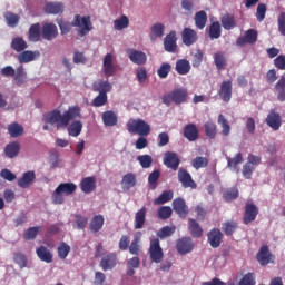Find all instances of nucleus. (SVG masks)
Segmentation results:
<instances>
[{
    "instance_id": "4d7b16f0",
    "label": "nucleus",
    "mask_w": 285,
    "mask_h": 285,
    "mask_svg": "<svg viewBox=\"0 0 285 285\" xmlns=\"http://www.w3.org/2000/svg\"><path fill=\"white\" fill-rule=\"evenodd\" d=\"M214 62L217 68V70H224V67L226 66V56L224 52L218 51L214 55Z\"/></svg>"
},
{
    "instance_id": "13d9d810",
    "label": "nucleus",
    "mask_w": 285,
    "mask_h": 285,
    "mask_svg": "<svg viewBox=\"0 0 285 285\" xmlns=\"http://www.w3.org/2000/svg\"><path fill=\"white\" fill-rule=\"evenodd\" d=\"M159 177H161V173L158 169L149 174L148 184H149L150 190H155V188H157V181H159Z\"/></svg>"
},
{
    "instance_id": "393cba45",
    "label": "nucleus",
    "mask_w": 285,
    "mask_h": 285,
    "mask_svg": "<svg viewBox=\"0 0 285 285\" xmlns=\"http://www.w3.org/2000/svg\"><path fill=\"white\" fill-rule=\"evenodd\" d=\"M193 239L190 238H181L177 242L176 248L179 255H188L190 250H193Z\"/></svg>"
},
{
    "instance_id": "052dcab7",
    "label": "nucleus",
    "mask_w": 285,
    "mask_h": 285,
    "mask_svg": "<svg viewBox=\"0 0 285 285\" xmlns=\"http://www.w3.org/2000/svg\"><path fill=\"white\" fill-rule=\"evenodd\" d=\"M39 230H41V227L36 226V227H29L24 234H23V238L26 239V242H30L32 239H37V235H39Z\"/></svg>"
},
{
    "instance_id": "c03bdc74",
    "label": "nucleus",
    "mask_w": 285,
    "mask_h": 285,
    "mask_svg": "<svg viewBox=\"0 0 285 285\" xmlns=\"http://www.w3.org/2000/svg\"><path fill=\"white\" fill-rule=\"evenodd\" d=\"M205 135L208 139H215L217 137V125L213 121H206L204 124Z\"/></svg>"
},
{
    "instance_id": "5701e85b",
    "label": "nucleus",
    "mask_w": 285,
    "mask_h": 285,
    "mask_svg": "<svg viewBox=\"0 0 285 285\" xmlns=\"http://www.w3.org/2000/svg\"><path fill=\"white\" fill-rule=\"evenodd\" d=\"M117 266V254H107L100 261V268L102 271H112Z\"/></svg>"
},
{
    "instance_id": "c85d7f7f",
    "label": "nucleus",
    "mask_w": 285,
    "mask_h": 285,
    "mask_svg": "<svg viewBox=\"0 0 285 285\" xmlns=\"http://www.w3.org/2000/svg\"><path fill=\"white\" fill-rule=\"evenodd\" d=\"M220 23H222L224 30H233V29L237 28V21L235 20V16L229 14V13H225L220 18Z\"/></svg>"
},
{
    "instance_id": "3c124183",
    "label": "nucleus",
    "mask_w": 285,
    "mask_h": 285,
    "mask_svg": "<svg viewBox=\"0 0 285 285\" xmlns=\"http://www.w3.org/2000/svg\"><path fill=\"white\" fill-rule=\"evenodd\" d=\"M180 6L184 10L183 13L185 17H190V14H193V10H195V0H181Z\"/></svg>"
},
{
    "instance_id": "473e14b6",
    "label": "nucleus",
    "mask_w": 285,
    "mask_h": 285,
    "mask_svg": "<svg viewBox=\"0 0 285 285\" xmlns=\"http://www.w3.org/2000/svg\"><path fill=\"white\" fill-rule=\"evenodd\" d=\"M10 46L14 52H23V50H28V42L22 37L13 38Z\"/></svg>"
},
{
    "instance_id": "f704fd0d",
    "label": "nucleus",
    "mask_w": 285,
    "mask_h": 285,
    "mask_svg": "<svg viewBox=\"0 0 285 285\" xmlns=\"http://www.w3.org/2000/svg\"><path fill=\"white\" fill-rule=\"evenodd\" d=\"M122 188H126V190H130V188H135L137 186V176L132 173H128L122 177L121 180Z\"/></svg>"
},
{
    "instance_id": "774afa93",
    "label": "nucleus",
    "mask_w": 285,
    "mask_h": 285,
    "mask_svg": "<svg viewBox=\"0 0 285 285\" xmlns=\"http://www.w3.org/2000/svg\"><path fill=\"white\" fill-rule=\"evenodd\" d=\"M255 273L245 274L242 279L238 282V285H256Z\"/></svg>"
},
{
    "instance_id": "2eb2a0df",
    "label": "nucleus",
    "mask_w": 285,
    "mask_h": 285,
    "mask_svg": "<svg viewBox=\"0 0 285 285\" xmlns=\"http://www.w3.org/2000/svg\"><path fill=\"white\" fill-rule=\"evenodd\" d=\"M41 57V52L39 51H32V50H23L20 51L18 55V61L19 63H30L32 61H36Z\"/></svg>"
},
{
    "instance_id": "58836bf2",
    "label": "nucleus",
    "mask_w": 285,
    "mask_h": 285,
    "mask_svg": "<svg viewBox=\"0 0 285 285\" xmlns=\"http://www.w3.org/2000/svg\"><path fill=\"white\" fill-rule=\"evenodd\" d=\"M176 72H178V75H188V72H190V61L187 59L177 60Z\"/></svg>"
},
{
    "instance_id": "ea45409f",
    "label": "nucleus",
    "mask_w": 285,
    "mask_h": 285,
    "mask_svg": "<svg viewBox=\"0 0 285 285\" xmlns=\"http://www.w3.org/2000/svg\"><path fill=\"white\" fill-rule=\"evenodd\" d=\"M188 228H189L191 237L199 238V237H202V235H204V230L199 226V223H197V220H195L193 218H189V227Z\"/></svg>"
},
{
    "instance_id": "dca6fc26",
    "label": "nucleus",
    "mask_w": 285,
    "mask_h": 285,
    "mask_svg": "<svg viewBox=\"0 0 285 285\" xmlns=\"http://www.w3.org/2000/svg\"><path fill=\"white\" fill-rule=\"evenodd\" d=\"M173 208L181 219H186L188 216V205H186V200H184V198H175L173 200Z\"/></svg>"
},
{
    "instance_id": "2f4dec72",
    "label": "nucleus",
    "mask_w": 285,
    "mask_h": 285,
    "mask_svg": "<svg viewBox=\"0 0 285 285\" xmlns=\"http://www.w3.org/2000/svg\"><path fill=\"white\" fill-rule=\"evenodd\" d=\"M21 145L18 141L10 142L4 147V154L9 157V159H14V157L19 155Z\"/></svg>"
},
{
    "instance_id": "49530a36",
    "label": "nucleus",
    "mask_w": 285,
    "mask_h": 285,
    "mask_svg": "<svg viewBox=\"0 0 285 285\" xmlns=\"http://www.w3.org/2000/svg\"><path fill=\"white\" fill-rule=\"evenodd\" d=\"M175 230H177L175 226H165L157 232V237L159 239H166L168 237H173V235H175Z\"/></svg>"
},
{
    "instance_id": "a878e982",
    "label": "nucleus",
    "mask_w": 285,
    "mask_h": 285,
    "mask_svg": "<svg viewBox=\"0 0 285 285\" xmlns=\"http://www.w3.org/2000/svg\"><path fill=\"white\" fill-rule=\"evenodd\" d=\"M35 179H37V175L35 174V171H26L18 180V186L20 188H30V186H32V184L35 183Z\"/></svg>"
},
{
    "instance_id": "4468645a",
    "label": "nucleus",
    "mask_w": 285,
    "mask_h": 285,
    "mask_svg": "<svg viewBox=\"0 0 285 285\" xmlns=\"http://www.w3.org/2000/svg\"><path fill=\"white\" fill-rule=\"evenodd\" d=\"M257 42V30L249 29L245 31L243 37H238L236 40V46H246V43L253 45Z\"/></svg>"
},
{
    "instance_id": "412c9836",
    "label": "nucleus",
    "mask_w": 285,
    "mask_h": 285,
    "mask_svg": "<svg viewBox=\"0 0 285 285\" xmlns=\"http://www.w3.org/2000/svg\"><path fill=\"white\" fill-rule=\"evenodd\" d=\"M184 137L187 141H197L199 139V129H197V125H186L184 128Z\"/></svg>"
},
{
    "instance_id": "423d86ee",
    "label": "nucleus",
    "mask_w": 285,
    "mask_h": 285,
    "mask_svg": "<svg viewBox=\"0 0 285 285\" xmlns=\"http://www.w3.org/2000/svg\"><path fill=\"white\" fill-rule=\"evenodd\" d=\"M126 52L131 63H135V66H146V62L148 61L146 52L132 48L127 49Z\"/></svg>"
},
{
    "instance_id": "4c0bfd02",
    "label": "nucleus",
    "mask_w": 285,
    "mask_h": 285,
    "mask_svg": "<svg viewBox=\"0 0 285 285\" xmlns=\"http://www.w3.org/2000/svg\"><path fill=\"white\" fill-rule=\"evenodd\" d=\"M209 39L214 41V39H219L222 37V23L219 21L212 22L209 24Z\"/></svg>"
},
{
    "instance_id": "39448f33",
    "label": "nucleus",
    "mask_w": 285,
    "mask_h": 285,
    "mask_svg": "<svg viewBox=\"0 0 285 285\" xmlns=\"http://www.w3.org/2000/svg\"><path fill=\"white\" fill-rule=\"evenodd\" d=\"M149 259L154 264H161L164 262V249L159 243V238H153L149 243Z\"/></svg>"
},
{
    "instance_id": "7ed1b4c3",
    "label": "nucleus",
    "mask_w": 285,
    "mask_h": 285,
    "mask_svg": "<svg viewBox=\"0 0 285 285\" xmlns=\"http://www.w3.org/2000/svg\"><path fill=\"white\" fill-rule=\"evenodd\" d=\"M127 130L131 135H139V137H148L150 135V126L144 119H130L127 122Z\"/></svg>"
},
{
    "instance_id": "cd10ccee",
    "label": "nucleus",
    "mask_w": 285,
    "mask_h": 285,
    "mask_svg": "<svg viewBox=\"0 0 285 285\" xmlns=\"http://www.w3.org/2000/svg\"><path fill=\"white\" fill-rule=\"evenodd\" d=\"M183 43L185 46H193L197 41V31L190 28H185L181 32Z\"/></svg>"
},
{
    "instance_id": "0e129e2a",
    "label": "nucleus",
    "mask_w": 285,
    "mask_h": 285,
    "mask_svg": "<svg viewBox=\"0 0 285 285\" xmlns=\"http://www.w3.org/2000/svg\"><path fill=\"white\" fill-rule=\"evenodd\" d=\"M130 20L126 16H121L120 19L114 21L115 30H124L125 28H128Z\"/></svg>"
},
{
    "instance_id": "72a5a7b5",
    "label": "nucleus",
    "mask_w": 285,
    "mask_h": 285,
    "mask_svg": "<svg viewBox=\"0 0 285 285\" xmlns=\"http://www.w3.org/2000/svg\"><path fill=\"white\" fill-rule=\"evenodd\" d=\"M195 24L198 30H204L206 28V23H208V14L206 11L202 10L196 12L195 14Z\"/></svg>"
},
{
    "instance_id": "f257e3e1",
    "label": "nucleus",
    "mask_w": 285,
    "mask_h": 285,
    "mask_svg": "<svg viewBox=\"0 0 285 285\" xmlns=\"http://www.w3.org/2000/svg\"><path fill=\"white\" fill-rule=\"evenodd\" d=\"M81 115L79 106L69 107L67 111L61 114V110L53 109L42 116L45 124L56 126L57 130H63L70 126L72 119H77Z\"/></svg>"
},
{
    "instance_id": "e2e57ef3",
    "label": "nucleus",
    "mask_w": 285,
    "mask_h": 285,
    "mask_svg": "<svg viewBox=\"0 0 285 285\" xmlns=\"http://www.w3.org/2000/svg\"><path fill=\"white\" fill-rule=\"evenodd\" d=\"M242 161H244V156L242 155V153H238L235 155V157H227V166L228 168H237V166H239V164H242Z\"/></svg>"
},
{
    "instance_id": "c9c22d12",
    "label": "nucleus",
    "mask_w": 285,
    "mask_h": 285,
    "mask_svg": "<svg viewBox=\"0 0 285 285\" xmlns=\"http://www.w3.org/2000/svg\"><path fill=\"white\" fill-rule=\"evenodd\" d=\"M14 81L18 86H23L28 81V73L23 68V65H20L14 72Z\"/></svg>"
},
{
    "instance_id": "ddd939ff",
    "label": "nucleus",
    "mask_w": 285,
    "mask_h": 285,
    "mask_svg": "<svg viewBox=\"0 0 285 285\" xmlns=\"http://www.w3.org/2000/svg\"><path fill=\"white\" fill-rule=\"evenodd\" d=\"M257 215H259V209L255 206V204H247L245 206L243 223L248 226V224H252V222L257 219Z\"/></svg>"
},
{
    "instance_id": "6ab92c4d",
    "label": "nucleus",
    "mask_w": 285,
    "mask_h": 285,
    "mask_svg": "<svg viewBox=\"0 0 285 285\" xmlns=\"http://www.w3.org/2000/svg\"><path fill=\"white\" fill-rule=\"evenodd\" d=\"M80 189L86 195H90V193H95L97 189V179L95 177H86L80 183Z\"/></svg>"
},
{
    "instance_id": "37998d69",
    "label": "nucleus",
    "mask_w": 285,
    "mask_h": 285,
    "mask_svg": "<svg viewBox=\"0 0 285 285\" xmlns=\"http://www.w3.org/2000/svg\"><path fill=\"white\" fill-rule=\"evenodd\" d=\"M164 30H166V27L163 23L158 22L151 26V31H150L151 41H155V39L164 37Z\"/></svg>"
},
{
    "instance_id": "680f3d73",
    "label": "nucleus",
    "mask_w": 285,
    "mask_h": 285,
    "mask_svg": "<svg viewBox=\"0 0 285 285\" xmlns=\"http://www.w3.org/2000/svg\"><path fill=\"white\" fill-rule=\"evenodd\" d=\"M191 166L196 170H199V168H206L208 166V158L202 157V156H197L196 158H194L191 160Z\"/></svg>"
},
{
    "instance_id": "f03ea898",
    "label": "nucleus",
    "mask_w": 285,
    "mask_h": 285,
    "mask_svg": "<svg viewBox=\"0 0 285 285\" xmlns=\"http://www.w3.org/2000/svg\"><path fill=\"white\" fill-rule=\"evenodd\" d=\"M77 190V185L75 183H61L52 193L51 199L52 204L61 205L65 202L63 195H73Z\"/></svg>"
},
{
    "instance_id": "603ef678",
    "label": "nucleus",
    "mask_w": 285,
    "mask_h": 285,
    "mask_svg": "<svg viewBox=\"0 0 285 285\" xmlns=\"http://www.w3.org/2000/svg\"><path fill=\"white\" fill-rule=\"evenodd\" d=\"M75 217L76 220L73 222V228H77V230H83L86 226H88V217L80 214H76Z\"/></svg>"
},
{
    "instance_id": "a211bd4d",
    "label": "nucleus",
    "mask_w": 285,
    "mask_h": 285,
    "mask_svg": "<svg viewBox=\"0 0 285 285\" xmlns=\"http://www.w3.org/2000/svg\"><path fill=\"white\" fill-rule=\"evenodd\" d=\"M223 237L224 234H222V230L218 228H214L207 234V239L212 248H219V246H222Z\"/></svg>"
},
{
    "instance_id": "4be33fe9",
    "label": "nucleus",
    "mask_w": 285,
    "mask_h": 285,
    "mask_svg": "<svg viewBox=\"0 0 285 285\" xmlns=\"http://www.w3.org/2000/svg\"><path fill=\"white\" fill-rule=\"evenodd\" d=\"M148 214V209L146 207H141L135 215L134 219V228L135 230H141L144 226H146V215Z\"/></svg>"
},
{
    "instance_id": "1a4fd4ad",
    "label": "nucleus",
    "mask_w": 285,
    "mask_h": 285,
    "mask_svg": "<svg viewBox=\"0 0 285 285\" xmlns=\"http://www.w3.org/2000/svg\"><path fill=\"white\" fill-rule=\"evenodd\" d=\"M178 181L181 183L183 188H191L193 190L197 188V183H195L190 173L184 168L178 170Z\"/></svg>"
},
{
    "instance_id": "c756f323",
    "label": "nucleus",
    "mask_w": 285,
    "mask_h": 285,
    "mask_svg": "<svg viewBox=\"0 0 285 285\" xmlns=\"http://www.w3.org/2000/svg\"><path fill=\"white\" fill-rule=\"evenodd\" d=\"M171 95L173 102L176 105L184 104L188 99V91L184 88L174 89Z\"/></svg>"
},
{
    "instance_id": "f8f14e48",
    "label": "nucleus",
    "mask_w": 285,
    "mask_h": 285,
    "mask_svg": "<svg viewBox=\"0 0 285 285\" xmlns=\"http://www.w3.org/2000/svg\"><path fill=\"white\" fill-rule=\"evenodd\" d=\"M115 57L112 53H107L102 60V71L107 77H112L117 72V67L112 63Z\"/></svg>"
},
{
    "instance_id": "864d4df0",
    "label": "nucleus",
    "mask_w": 285,
    "mask_h": 285,
    "mask_svg": "<svg viewBox=\"0 0 285 285\" xmlns=\"http://www.w3.org/2000/svg\"><path fill=\"white\" fill-rule=\"evenodd\" d=\"M102 121L105 126H117V115L114 111H105L102 114Z\"/></svg>"
},
{
    "instance_id": "a18cd8bd",
    "label": "nucleus",
    "mask_w": 285,
    "mask_h": 285,
    "mask_svg": "<svg viewBox=\"0 0 285 285\" xmlns=\"http://www.w3.org/2000/svg\"><path fill=\"white\" fill-rule=\"evenodd\" d=\"M239 228V224L235 220H227L226 223L223 224L222 230L225 235L230 236L235 230Z\"/></svg>"
},
{
    "instance_id": "6e6552de",
    "label": "nucleus",
    "mask_w": 285,
    "mask_h": 285,
    "mask_svg": "<svg viewBox=\"0 0 285 285\" xmlns=\"http://www.w3.org/2000/svg\"><path fill=\"white\" fill-rule=\"evenodd\" d=\"M41 35L42 39L46 41H52V39H57V37H59V29L57 28V24L46 22L42 24Z\"/></svg>"
},
{
    "instance_id": "338daca9",
    "label": "nucleus",
    "mask_w": 285,
    "mask_h": 285,
    "mask_svg": "<svg viewBox=\"0 0 285 285\" xmlns=\"http://www.w3.org/2000/svg\"><path fill=\"white\" fill-rule=\"evenodd\" d=\"M70 255V245L67 243H60L58 246V257L59 259H66Z\"/></svg>"
},
{
    "instance_id": "20e7f679",
    "label": "nucleus",
    "mask_w": 285,
    "mask_h": 285,
    "mask_svg": "<svg viewBox=\"0 0 285 285\" xmlns=\"http://www.w3.org/2000/svg\"><path fill=\"white\" fill-rule=\"evenodd\" d=\"M71 26L73 28H79L78 33L79 37H86L90 30H92V22L90 21L89 16L81 17L79 14H76Z\"/></svg>"
},
{
    "instance_id": "9d476101",
    "label": "nucleus",
    "mask_w": 285,
    "mask_h": 285,
    "mask_svg": "<svg viewBox=\"0 0 285 285\" xmlns=\"http://www.w3.org/2000/svg\"><path fill=\"white\" fill-rule=\"evenodd\" d=\"M218 96L220 97L222 101L229 104L230 99H233V81H223L220 89L218 90Z\"/></svg>"
},
{
    "instance_id": "7c9ffc66",
    "label": "nucleus",
    "mask_w": 285,
    "mask_h": 285,
    "mask_svg": "<svg viewBox=\"0 0 285 285\" xmlns=\"http://www.w3.org/2000/svg\"><path fill=\"white\" fill-rule=\"evenodd\" d=\"M37 256L41 262H46V264H52V252L48 249L46 246H40L36 250Z\"/></svg>"
},
{
    "instance_id": "bf43d9fd",
    "label": "nucleus",
    "mask_w": 285,
    "mask_h": 285,
    "mask_svg": "<svg viewBox=\"0 0 285 285\" xmlns=\"http://www.w3.org/2000/svg\"><path fill=\"white\" fill-rule=\"evenodd\" d=\"M218 124L223 128L222 134L224 137H228V135H230V125L228 124V120H226V117L222 114L218 116Z\"/></svg>"
},
{
    "instance_id": "aec40b11",
    "label": "nucleus",
    "mask_w": 285,
    "mask_h": 285,
    "mask_svg": "<svg viewBox=\"0 0 285 285\" xmlns=\"http://www.w3.org/2000/svg\"><path fill=\"white\" fill-rule=\"evenodd\" d=\"M266 124L272 130H279L282 128V116L275 110H272L266 118Z\"/></svg>"
},
{
    "instance_id": "09e8293b",
    "label": "nucleus",
    "mask_w": 285,
    "mask_h": 285,
    "mask_svg": "<svg viewBox=\"0 0 285 285\" xmlns=\"http://www.w3.org/2000/svg\"><path fill=\"white\" fill-rule=\"evenodd\" d=\"M30 41H39L41 39V24L35 23L29 28Z\"/></svg>"
},
{
    "instance_id": "6e6d98bb",
    "label": "nucleus",
    "mask_w": 285,
    "mask_h": 285,
    "mask_svg": "<svg viewBox=\"0 0 285 285\" xmlns=\"http://www.w3.org/2000/svg\"><path fill=\"white\" fill-rule=\"evenodd\" d=\"M239 197V189L236 187L228 188L223 194V199L226 202H234V199H237Z\"/></svg>"
},
{
    "instance_id": "b1692460",
    "label": "nucleus",
    "mask_w": 285,
    "mask_h": 285,
    "mask_svg": "<svg viewBox=\"0 0 285 285\" xmlns=\"http://www.w3.org/2000/svg\"><path fill=\"white\" fill-rule=\"evenodd\" d=\"M94 92H99V95H108L112 90V83L108 80H97L92 85Z\"/></svg>"
},
{
    "instance_id": "bb28decb",
    "label": "nucleus",
    "mask_w": 285,
    "mask_h": 285,
    "mask_svg": "<svg viewBox=\"0 0 285 285\" xmlns=\"http://www.w3.org/2000/svg\"><path fill=\"white\" fill-rule=\"evenodd\" d=\"M65 6L62 2H48L45 4L46 14H63Z\"/></svg>"
},
{
    "instance_id": "a19ab883",
    "label": "nucleus",
    "mask_w": 285,
    "mask_h": 285,
    "mask_svg": "<svg viewBox=\"0 0 285 285\" xmlns=\"http://www.w3.org/2000/svg\"><path fill=\"white\" fill-rule=\"evenodd\" d=\"M174 193L173 190L163 191L159 197L154 200L155 206H161V204H168L173 202Z\"/></svg>"
},
{
    "instance_id": "f3484780",
    "label": "nucleus",
    "mask_w": 285,
    "mask_h": 285,
    "mask_svg": "<svg viewBox=\"0 0 285 285\" xmlns=\"http://www.w3.org/2000/svg\"><path fill=\"white\" fill-rule=\"evenodd\" d=\"M164 49L166 52L177 51V32L170 31L164 38Z\"/></svg>"
},
{
    "instance_id": "9b49d317",
    "label": "nucleus",
    "mask_w": 285,
    "mask_h": 285,
    "mask_svg": "<svg viewBox=\"0 0 285 285\" xmlns=\"http://www.w3.org/2000/svg\"><path fill=\"white\" fill-rule=\"evenodd\" d=\"M163 161L164 166L170 168V170H177L179 168L180 160L176 153L166 151Z\"/></svg>"
},
{
    "instance_id": "de8ad7c7",
    "label": "nucleus",
    "mask_w": 285,
    "mask_h": 285,
    "mask_svg": "<svg viewBox=\"0 0 285 285\" xmlns=\"http://www.w3.org/2000/svg\"><path fill=\"white\" fill-rule=\"evenodd\" d=\"M83 128V125L81 121L77 120L70 124L68 127V132L70 137H79L81 135V130Z\"/></svg>"
},
{
    "instance_id": "69168bd1",
    "label": "nucleus",
    "mask_w": 285,
    "mask_h": 285,
    "mask_svg": "<svg viewBox=\"0 0 285 285\" xmlns=\"http://www.w3.org/2000/svg\"><path fill=\"white\" fill-rule=\"evenodd\" d=\"M4 18L9 28H17L19 26V14L7 12Z\"/></svg>"
},
{
    "instance_id": "0eeeda50",
    "label": "nucleus",
    "mask_w": 285,
    "mask_h": 285,
    "mask_svg": "<svg viewBox=\"0 0 285 285\" xmlns=\"http://www.w3.org/2000/svg\"><path fill=\"white\" fill-rule=\"evenodd\" d=\"M258 264L261 266H268V264H273L275 262V256L271 254V249L267 245H263L259 252L256 255Z\"/></svg>"
},
{
    "instance_id": "5fc2aeb1",
    "label": "nucleus",
    "mask_w": 285,
    "mask_h": 285,
    "mask_svg": "<svg viewBox=\"0 0 285 285\" xmlns=\"http://www.w3.org/2000/svg\"><path fill=\"white\" fill-rule=\"evenodd\" d=\"M13 262L19 268H26L28 266V257L21 252L13 253Z\"/></svg>"
},
{
    "instance_id": "8fccbe9b",
    "label": "nucleus",
    "mask_w": 285,
    "mask_h": 285,
    "mask_svg": "<svg viewBox=\"0 0 285 285\" xmlns=\"http://www.w3.org/2000/svg\"><path fill=\"white\" fill-rule=\"evenodd\" d=\"M275 90L278 92L277 99L278 101H285V78L281 77L279 80L275 85Z\"/></svg>"
},
{
    "instance_id": "e433bc0d",
    "label": "nucleus",
    "mask_w": 285,
    "mask_h": 285,
    "mask_svg": "<svg viewBox=\"0 0 285 285\" xmlns=\"http://www.w3.org/2000/svg\"><path fill=\"white\" fill-rule=\"evenodd\" d=\"M104 215H96L92 217L90 224H89V228L91 230V233H99V230H101V228H104Z\"/></svg>"
},
{
    "instance_id": "79ce46f5",
    "label": "nucleus",
    "mask_w": 285,
    "mask_h": 285,
    "mask_svg": "<svg viewBox=\"0 0 285 285\" xmlns=\"http://www.w3.org/2000/svg\"><path fill=\"white\" fill-rule=\"evenodd\" d=\"M8 132L10 137L17 138L23 135L24 129H23V126L19 125V122H12L8 126Z\"/></svg>"
}]
</instances>
